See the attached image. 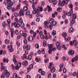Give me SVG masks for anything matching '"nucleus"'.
I'll return each mask as SVG.
<instances>
[{
  "instance_id": "nucleus-56",
  "label": "nucleus",
  "mask_w": 78,
  "mask_h": 78,
  "mask_svg": "<svg viewBox=\"0 0 78 78\" xmlns=\"http://www.w3.org/2000/svg\"><path fill=\"white\" fill-rule=\"evenodd\" d=\"M53 75V78H56V74L54 73Z\"/></svg>"
},
{
  "instance_id": "nucleus-30",
  "label": "nucleus",
  "mask_w": 78,
  "mask_h": 78,
  "mask_svg": "<svg viewBox=\"0 0 78 78\" xmlns=\"http://www.w3.org/2000/svg\"><path fill=\"white\" fill-rule=\"evenodd\" d=\"M23 42L25 44H27V39L25 38H24L23 40Z\"/></svg>"
},
{
  "instance_id": "nucleus-42",
  "label": "nucleus",
  "mask_w": 78,
  "mask_h": 78,
  "mask_svg": "<svg viewBox=\"0 0 78 78\" xmlns=\"http://www.w3.org/2000/svg\"><path fill=\"white\" fill-rule=\"evenodd\" d=\"M41 53L43 55L45 54V49H42L41 51Z\"/></svg>"
},
{
  "instance_id": "nucleus-14",
  "label": "nucleus",
  "mask_w": 78,
  "mask_h": 78,
  "mask_svg": "<svg viewBox=\"0 0 78 78\" xmlns=\"http://www.w3.org/2000/svg\"><path fill=\"white\" fill-rule=\"evenodd\" d=\"M71 39V38L70 37H68V38L65 37V40L66 41V42H68V41H70Z\"/></svg>"
},
{
  "instance_id": "nucleus-61",
  "label": "nucleus",
  "mask_w": 78,
  "mask_h": 78,
  "mask_svg": "<svg viewBox=\"0 0 78 78\" xmlns=\"http://www.w3.org/2000/svg\"><path fill=\"white\" fill-rule=\"evenodd\" d=\"M67 14L68 16H71V13L70 12H68Z\"/></svg>"
},
{
  "instance_id": "nucleus-32",
  "label": "nucleus",
  "mask_w": 78,
  "mask_h": 78,
  "mask_svg": "<svg viewBox=\"0 0 78 78\" xmlns=\"http://www.w3.org/2000/svg\"><path fill=\"white\" fill-rule=\"evenodd\" d=\"M2 25L4 28H5L6 26V23H5V22H3L2 23Z\"/></svg>"
},
{
  "instance_id": "nucleus-31",
  "label": "nucleus",
  "mask_w": 78,
  "mask_h": 78,
  "mask_svg": "<svg viewBox=\"0 0 78 78\" xmlns=\"http://www.w3.org/2000/svg\"><path fill=\"white\" fill-rule=\"evenodd\" d=\"M9 2V5L11 6L13 5V2H12L10 1Z\"/></svg>"
},
{
  "instance_id": "nucleus-63",
  "label": "nucleus",
  "mask_w": 78,
  "mask_h": 78,
  "mask_svg": "<svg viewBox=\"0 0 78 78\" xmlns=\"http://www.w3.org/2000/svg\"><path fill=\"white\" fill-rule=\"evenodd\" d=\"M51 73H50L49 74L48 76V78H51Z\"/></svg>"
},
{
  "instance_id": "nucleus-22",
  "label": "nucleus",
  "mask_w": 78,
  "mask_h": 78,
  "mask_svg": "<svg viewBox=\"0 0 78 78\" xmlns=\"http://www.w3.org/2000/svg\"><path fill=\"white\" fill-rule=\"evenodd\" d=\"M73 28L71 27L69 30V32L70 33L72 32H73Z\"/></svg>"
},
{
  "instance_id": "nucleus-40",
  "label": "nucleus",
  "mask_w": 78,
  "mask_h": 78,
  "mask_svg": "<svg viewBox=\"0 0 78 78\" xmlns=\"http://www.w3.org/2000/svg\"><path fill=\"white\" fill-rule=\"evenodd\" d=\"M73 19H75L76 18V16L75 15V14H74L73 15Z\"/></svg>"
},
{
  "instance_id": "nucleus-2",
  "label": "nucleus",
  "mask_w": 78,
  "mask_h": 78,
  "mask_svg": "<svg viewBox=\"0 0 78 78\" xmlns=\"http://www.w3.org/2000/svg\"><path fill=\"white\" fill-rule=\"evenodd\" d=\"M44 23L46 28H50L51 30H52V28H53V25H52L50 24L49 26L48 25L49 24L48 21H44Z\"/></svg>"
},
{
  "instance_id": "nucleus-55",
  "label": "nucleus",
  "mask_w": 78,
  "mask_h": 78,
  "mask_svg": "<svg viewBox=\"0 0 78 78\" xmlns=\"http://www.w3.org/2000/svg\"><path fill=\"white\" fill-rule=\"evenodd\" d=\"M49 61V59H47L46 60H44V62L45 63H47V62H48Z\"/></svg>"
},
{
  "instance_id": "nucleus-10",
  "label": "nucleus",
  "mask_w": 78,
  "mask_h": 78,
  "mask_svg": "<svg viewBox=\"0 0 78 78\" xmlns=\"http://www.w3.org/2000/svg\"><path fill=\"white\" fill-rule=\"evenodd\" d=\"M11 34V37H14V33H15L14 31V29H11L10 30Z\"/></svg>"
},
{
  "instance_id": "nucleus-35",
  "label": "nucleus",
  "mask_w": 78,
  "mask_h": 78,
  "mask_svg": "<svg viewBox=\"0 0 78 78\" xmlns=\"http://www.w3.org/2000/svg\"><path fill=\"white\" fill-rule=\"evenodd\" d=\"M7 8L8 9H11L12 8V7L10 6L9 5H8L7 6Z\"/></svg>"
},
{
  "instance_id": "nucleus-5",
  "label": "nucleus",
  "mask_w": 78,
  "mask_h": 78,
  "mask_svg": "<svg viewBox=\"0 0 78 78\" xmlns=\"http://www.w3.org/2000/svg\"><path fill=\"white\" fill-rule=\"evenodd\" d=\"M21 67V63H18L17 65L15 66V69L16 70H19V68Z\"/></svg>"
},
{
  "instance_id": "nucleus-11",
  "label": "nucleus",
  "mask_w": 78,
  "mask_h": 78,
  "mask_svg": "<svg viewBox=\"0 0 78 78\" xmlns=\"http://www.w3.org/2000/svg\"><path fill=\"white\" fill-rule=\"evenodd\" d=\"M19 15L20 16H21L22 15L23 16H24V12L22 10L20 9L19 12Z\"/></svg>"
},
{
  "instance_id": "nucleus-3",
  "label": "nucleus",
  "mask_w": 78,
  "mask_h": 78,
  "mask_svg": "<svg viewBox=\"0 0 78 78\" xmlns=\"http://www.w3.org/2000/svg\"><path fill=\"white\" fill-rule=\"evenodd\" d=\"M49 22L50 23L52 24L53 26L56 25V22L54 20V19H51L49 21Z\"/></svg>"
},
{
  "instance_id": "nucleus-52",
  "label": "nucleus",
  "mask_w": 78,
  "mask_h": 78,
  "mask_svg": "<svg viewBox=\"0 0 78 78\" xmlns=\"http://www.w3.org/2000/svg\"><path fill=\"white\" fill-rule=\"evenodd\" d=\"M52 51H54L55 50H56V48H55L53 47H52V48H51V49Z\"/></svg>"
},
{
  "instance_id": "nucleus-17",
  "label": "nucleus",
  "mask_w": 78,
  "mask_h": 78,
  "mask_svg": "<svg viewBox=\"0 0 78 78\" xmlns=\"http://www.w3.org/2000/svg\"><path fill=\"white\" fill-rule=\"evenodd\" d=\"M26 49L27 50H30V45L28 44H27L26 46Z\"/></svg>"
},
{
  "instance_id": "nucleus-36",
  "label": "nucleus",
  "mask_w": 78,
  "mask_h": 78,
  "mask_svg": "<svg viewBox=\"0 0 78 78\" xmlns=\"http://www.w3.org/2000/svg\"><path fill=\"white\" fill-rule=\"evenodd\" d=\"M20 27L21 28H23L24 27V23H21L20 25Z\"/></svg>"
},
{
  "instance_id": "nucleus-48",
  "label": "nucleus",
  "mask_w": 78,
  "mask_h": 78,
  "mask_svg": "<svg viewBox=\"0 0 78 78\" xmlns=\"http://www.w3.org/2000/svg\"><path fill=\"white\" fill-rule=\"evenodd\" d=\"M40 36L41 38H42V39H44V38H45V36H44V35L42 34V35H40Z\"/></svg>"
},
{
  "instance_id": "nucleus-34",
  "label": "nucleus",
  "mask_w": 78,
  "mask_h": 78,
  "mask_svg": "<svg viewBox=\"0 0 78 78\" xmlns=\"http://www.w3.org/2000/svg\"><path fill=\"white\" fill-rule=\"evenodd\" d=\"M20 4H19L18 5H17L16 7V9L17 10H19V9H20Z\"/></svg>"
},
{
  "instance_id": "nucleus-38",
  "label": "nucleus",
  "mask_w": 78,
  "mask_h": 78,
  "mask_svg": "<svg viewBox=\"0 0 78 78\" xmlns=\"http://www.w3.org/2000/svg\"><path fill=\"white\" fill-rule=\"evenodd\" d=\"M43 46H44V47H45V46H46V44H47V42H46V41H43Z\"/></svg>"
},
{
  "instance_id": "nucleus-39",
  "label": "nucleus",
  "mask_w": 78,
  "mask_h": 78,
  "mask_svg": "<svg viewBox=\"0 0 78 78\" xmlns=\"http://www.w3.org/2000/svg\"><path fill=\"white\" fill-rule=\"evenodd\" d=\"M67 34L66 33H64L62 35V36L63 37H66V36H67Z\"/></svg>"
},
{
  "instance_id": "nucleus-45",
  "label": "nucleus",
  "mask_w": 78,
  "mask_h": 78,
  "mask_svg": "<svg viewBox=\"0 0 78 78\" xmlns=\"http://www.w3.org/2000/svg\"><path fill=\"white\" fill-rule=\"evenodd\" d=\"M13 76L14 78H16L17 76V74L16 73H14L13 74Z\"/></svg>"
},
{
  "instance_id": "nucleus-20",
  "label": "nucleus",
  "mask_w": 78,
  "mask_h": 78,
  "mask_svg": "<svg viewBox=\"0 0 78 78\" xmlns=\"http://www.w3.org/2000/svg\"><path fill=\"white\" fill-rule=\"evenodd\" d=\"M53 44H51L48 45V49H51L53 48Z\"/></svg>"
},
{
  "instance_id": "nucleus-46",
  "label": "nucleus",
  "mask_w": 78,
  "mask_h": 78,
  "mask_svg": "<svg viewBox=\"0 0 78 78\" xmlns=\"http://www.w3.org/2000/svg\"><path fill=\"white\" fill-rule=\"evenodd\" d=\"M64 3H65V2H64V0H63L61 3V5L62 6H63L64 5Z\"/></svg>"
},
{
  "instance_id": "nucleus-6",
  "label": "nucleus",
  "mask_w": 78,
  "mask_h": 78,
  "mask_svg": "<svg viewBox=\"0 0 78 78\" xmlns=\"http://www.w3.org/2000/svg\"><path fill=\"white\" fill-rule=\"evenodd\" d=\"M7 48H9V52L11 53L13 51V49L12 48V45H7Z\"/></svg>"
},
{
  "instance_id": "nucleus-41",
  "label": "nucleus",
  "mask_w": 78,
  "mask_h": 78,
  "mask_svg": "<svg viewBox=\"0 0 78 78\" xmlns=\"http://www.w3.org/2000/svg\"><path fill=\"white\" fill-rule=\"evenodd\" d=\"M69 8H72L73 7V5L72 4H70L69 5Z\"/></svg>"
},
{
  "instance_id": "nucleus-15",
  "label": "nucleus",
  "mask_w": 78,
  "mask_h": 78,
  "mask_svg": "<svg viewBox=\"0 0 78 78\" xmlns=\"http://www.w3.org/2000/svg\"><path fill=\"white\" fill-rule=\"evenodd\" d=\"M8 58H4L3 59V62H5H5H7V63H8Z\"/></svg>"
},
{
  "instance_id": "nucleus-59",
  "label": "nucleus",
  "mask_w": 78,
  "mask_h": 78,
  "mask_svg": "<svg viewBox=\"0 0 78 78\" xmlns=\"http://www.w3.org/2000/svg\"><path fill=\"white\" fill-rule=\"evenodd\" d=\"M5 74H3L1 76V78H5Z\"/></svg>"
},
{
  "instance_id": "nucleus-16",
  "label": "nucleus",
  "mask_w": 78,
  "mask_h": 78,
  "mask_svg": "<svg viewBox=\"0 0 78 78\" xmlns=\"http://www.w3.org/2000/svg\"><path fill=\"white\" fill-rule=\"evenodd\" d=\"M33 67V64L30 65L29 67L28 68H27V70H29V69H32Z\"/></svg>"
},
{
  "instance_id": "nucleus-12",
  "label": "nucleus",
  "mask_w": 78,
  "mask_h": 78,
  "mask_svg": "<svg viewBox=\"0 0 78 78\" xmlns=\"http://www.w3.org/2000/svg\"><path fill=\"white\" fill-rule=\"evenodd\" d=\"M5 72L6 77H9V75H10V74L9 73V72H8V70H5Z\"/></svg>"
},
{
  "instance_id": "nucleus-18",
  "label": "nucleus",
  "mask_w": 78,
  "mask_h": 78,
  "mask_svg": "<svg viewBox=\"0 0 78 78\" xmlns=\"http://www.w3.org/2000/svg\"><path fill=\"white\" fill-rule=\"evenodd\" d=\"M22 64L23 65H25V66H27L28 65V62L27 61L23 62H22Z\"/></svg>"
},
{
  "instance_id": "nucleus-4",
  "label": "nucleus",
  "mask_w": 78,
  "mask_h": 78,
  "mask_svg": "<svg viewBox=\"0 0 78 78\" xmlns=\"http://www.w3.org/2000/svg\"><path fill=\"white\" fill-rule=\"evenodd\" d=\"M12 25H14L15 28H19L20 27V24L18 23L14 22L12 23Z\"/></svg>"
},
{
  "instance_id": "nucleus-54",
  "label": "nucleus",
  "mask_w": 78,
  "mask_h": 78,
  "mask_svg": "<svg viewBox=\"0 0 78 78\" xmlns=\"http://www.w3.org/2000/svg\"><path fill=\"white\" fill-rule=\"evenodd\" d=\"M67 71V70L66 69V68H64L63 71V73H66V71Z\"/></svg>"
},
{
  "instance_id": "nucleus-29",
  "label": "nucleus",
  "mask_w": 78,
  "mask_h": 78,
  "mask_svg": "<svg viewBox=\"0 0 78 78\" xmlns=\"http://www.w3.org/2000/svg\"><path fill=\"white\" fill-rule=\"evenodd\" d=\"M35 47L36 48H38L39 47V45L38 44H36L35 45Z\"/></svg>"
},
{
  "instance_id": "nucleus-13",
  "label": "nucleus",
  "mask_w": 78,
  "mask_h": 78,
  "mask_svg": "<svg viewBox=\"0 0 78 78\" xmlns=\"http://www.w3.org/2000/svg\"><path fill=\"white\" fill-rule=\"evenodd\" d=\"M13 62H14L15 64H17V61H16V56H15L14 55H13Z\"/></svg>"
},
{
  "instance_id": "nucleus-19",
  "label": "nucleus",
  "mask_w": 78,
  "mask_h": 78,
  "mask_svg": "<svg viewBox=\"0 0 78 78\" xmlns=\"http://www.w3.org/2000/svg\"><path fill=\"white\" fill-rule=\"evenodd\" d=\"M36 5V3L33 2V5H32V8L34 9L33 11H35L36 9V8H35V7L34 6V5Z\"/></svg>"
},
{
  "instance_id": "nucleus-58",
  "label": "nucleus",
  "mask_w": 78,
  "mask_h": 78,
  "mask_svg": "<svg viewBox=\"0 0 78 78\" xmlns=\"http://www.w3.org/2000/svg\"><path fill=\"white\" fill-rule=\"evenodd\" d=\"M15 33L16 35H18L19 34V32L17 30H16L15 31Z\"/></svg>"
},
{
  "instance_id": "nucleus-44",
  "label": "nucleus",
  "mask_w": 78,
  "mask_h": 78,
  "mask_svg": "<svg viewBox=\"0 0 78 78\" xmlns=\"http://www.w3.org/2000/svg\"><path fill=\"white\" fill-rule=\"evenodd\" d=\"M41 75H44L45 74V73L44 71H42L41 73Z\"/></svg>"
},
{
  "instance_id": "nucleus-23",
  "label": "nucleus",
  "mask_w": 78,
  "mask_h": 78,
  "mask_svg": "<svg viewBox=\"0 0 78 78\" xmlns=\"http://www.w3.org/2000/svg\"><path fill=\"white\" fill-rule=\"evenodd\" d=\"M5 42L6 44H9V40L6 39L5 40Z\"/></svg>"
},
{
  "instance_id": "nucleus-43",
  "label": "nucleus",
  "mask_w": 78,
  "mask_h": 78,
  "mask_svg": "<svg viewBox=\"0 0 78 78\" xmlns=\"http://www.w3.org/2000/svg\"><path fill=\"white\" fill-rule=\"evenodd\" d=\"M24 4H26L27 6H28V2L26 0L24 1Z\"/></svg>"
},
{
  "instance_id": "nucleus-9",
  "label": "nucleus",
  "mask_w": 78,
  "mask_h": 78,
  "mask_svg": "<svg viewBox=\"0 0 78 78\" xmlns=\"http://www.w3.org/2000/svg\"><path fill=\"white\" fill-rule=\"evenodd\" d=\"M56 45L58 49V50H60L61 46H60V43H59V42H57L56 43Z\"/></svg>"
},
{
  "instance_id": "nucleus-49",
  "label": "nucleus",
  "mask_w": 78,
  "mask_h": 78,
  "mask_svg": "<svg viewBox=\"0 0 78 78\" xmlns=\"http://www.w3.org/2000/svg\"><path fill=\"white\" fill-rule=\"evenodd\" d=\"M19 22L21 23H22V22H23V20H22V18H20L19 20Z\"/></svg>"
},
{
  "instance_id": "nucleus-47",
  "label": "nucleus",
  "mask_w": 78,
  "mask_h": 78,
  "mask_svg": "<svg viewBox=\"0 0 78 78\" xmlns=\"http://www.w3.org/2000/svg\"><path fill=\"white\" fill-rule=\"evenodd\" d=\"M76 40H74L73 41V44L74 45H76Z\"/></svg>"
},
{
  "instance_id": "nucleus-60",
  "label": "nucleus",
  "mask_w": 78,
  "mask_h": 78,
  "mask_svg": "<svg viewBox=\"0 0 78 78\" xmlns=\"http://www.w3.org/2000/svg\"><path fill=\"white\" fill-rule=\"evenodd\" d=\"M65 24H67V23H68V20H65Z\"/></svg>"
},
{
  "instance_id": "nucleus-53",
  "label": "nucleus",
  "mask_w": 78,
  "mask_h": 78,
  "mask_svg": "<svg viewBox=\"0 0 78 78\" xmlns=\"http://www.w3.org/2000/svg\"><path fill=\"white\" fill-rule=\"evenodd\" d=\"M14 15L15 17H18L19 16V14L15 13L14 14Z\"/></svg>"
},
{
  "instance_id": "nucleus-50",
  "label": "nucleus",
  "mask_w": 78,
  "mask_h": 78,
  "mask_svg": "<svg viewBox=\"0 0 78 78\" xmlns=\"http://www.w3.org/2000/svg\"><path fill=\"white\" fill-rule=\"evenodd\" d=\"M29 1L30 3H33L34 0H29Z\"/></svg>"
},
{
  "instance_id": "nucleus-37",
  "label": "nucleus",
  "mask_w": 78,
  "mask_h": 78,
  "mask_svg": "<svg viewBox=\"0 0 78 78\" xmlns=\"http://www.w3.org/2000/svg\"><path fill=\"white\" fill-rule=\"evenodd\" d=\"M57 11L58 12H61L62 11V9L61 8H58L57 9Z\"/></svg>"
},
{
  "instance_id": "nucleus-57",
  "label": "nucleus",
  "mask_w": 78,
  "mask_h": 78,
  "mask_svg": "<svg viewBox=\"0 0 78 78\" xmlns=\"http://www.w3.org/2000/svg\"><path fill=\"white\" fill-rule=\"evenodd\" d=\"M51 50L49 49L48 50V53L49 54H50L52 52Z\"/></svg>"
},
{
  "instance_id": "nucleus-27",
  "label": "nucleus",
  "mask_w": 78,
  "mask_h": 78,
  "mask_svg": "<svg viewBox=\"0 0 78 78\" xmlns=\"http://www.w3.org/2000/svg\"><path fill=\"white\" fill-rule=\"evenodd\" d=\"M75 19L72 18V20L70 22L71 23L73 24L75 23Z\"/></svg>"
},
{
  "instance_id": "nucleus-51",
  "label": "nucleus",
  "mask_w": 78,
  "mask_h": 78,
  "mask_svg": "<svg viewBox=\"0 0 78 78\" xmlns=\"http://www.w3.org/2000/svg\"><path fill=\"white\" fill-rule=\"evenodd\" d=\"M73 75L74 76H76V72H74L73 73Z\"/></svg>"
},
{
  "instance_id": "nucleus-8",
  "label": "nucleus",
  "mask_w": 78,
  "mask_h": 78,
  "mask_svg": "<svg viewBox=\"0 0 78 78\" xmlns=\"http://www.w3.org/2000/svg\"><path fill=\"white\" fill-rule=\"evenodd\" d=\"M74 53L75 52H74V51L70 50L68 52V54L69 55L72 56L74 54Z\"/></svg>"
},
{
  "instance_id": "nucleus-26",
  "label": "nucleus",
  "mask_w": 78,
  "mask_h": 78,
  "mask_svg": "<svg viewBox=\"0 0 78 78\" xmlns=\"http://www.w3.org/2000/svg\"><path fill=\"white\" fill-rule=\"evenodd\" d=\"M52 36H55V35H56V32L55 30L53 31V32H52Z\"/></svg>"
},
{
  "instance_id": "nucleus-25",
  "label": "nucleus",
  "mask_w": 78,
  "mask_h": 78,
  "mask_svg": "<svg viewBox=\"0 0 78 78\" xmlns=\"http://www.w3.org/2000/svg\"><path fill=\"white\" fill-rule=\"evenodd\" d=\"M47 7L48 8V11H52V8L50 7V6L48 5Z\"/></svg>"
},
{
  "instance_id": "nucleus-1",
  "label": "nucleus",
  "mask_w": 78,
  "mask_h": 78,
  "mask_svg": "<svg viewBox=\"0 0 78 78\" xmlns=\"http://www.w3.org/2000/svg\"><path fill=\"white\" fill-rule=\"evenodd\" d=\"M42 10H43V8H42V7H38L37 9H36L35 10L33 11L32 13L33 14H35L36 13L39 14L40 12V11L41 12H42Z\"/></svg>"
},
{
  "instance_id": "nucleus-7",
  "label": "nucleus",
  "mask_w": 78,
  "mask_h": 78,
  "mask_svg": "<svg viewBox=\"0 0 78 78\" xmlns=\"http://www.w3.org/2000/svg\"><path fill=\"white\" fill-rule=\"evenodd\" d=\"M78 55H76L75 58H73L72 60L71 61L72 62H73L75 61H76L78 60Z\"/></svg>"
},
{
  "instance_id": "nucleus-21",
  "label": "nucleus",
  "mask_w": 78,
  "mask_h": 78,
  "mask_svg": "<svg viewBox=\"0 0 78 78\" xmlns=\"http://www.w3.org/2000/svg\"><path fill=\"white\" fill-rule=\"evenodd\" d=\"M51 71L52 73H54L55 72V67H52V68L51 69Z\"/></svg>"
},
{
  "instance_id": "nucleus-28",
  "label": "nucleus",
  "mask_w": 78,
  "mask_h": 78,
  "mask_svg": "<svg viewBox=\"0 0 78 78\" xmlns=\"http://www.w3.org/2000/svg\"><path fill=\"white\" fill-rule=\"evenodd\" d=\"M23 11H27V9H28V7H27V6H24L23 8Z\"/></svg>"
},
{
  "instance_id": "nucleus-64",
  "label": "nucleus",
  "mask_w": 78,
  "mask_h": 78,
  "mask_svg": "<svg viewBox=\"0 0 78 78\" xmlns=\"http://www.w3.org/2000/svg\"><path fill=\"white\" fill-rule=\"evenodd\" d=\"M37 78H41V76L40 75H38L37 76Z\"/></svg>"
},
{
  "instance_id": "nucleus-24",
  "label": "nucleus",
  "mask_w": 78,
  "mask_h": 78,
  "mask_svg": "<svg viewBox=\"0 0 78 78\" xmlns=\"http://www.w3.org/2000/svg\"><path fill=\"white\" fill-rule=\"evenodd\" d=\"M33 37H32V36H30L28 37V40L30 41H33Z\"/></svg>"
},
{
  "instance_id": "nucleus-62",
  "label": "nucleus",
  "mask_w": 78,
  "mask_h": 78,
  "mask_svg": "<svg viewBox=\"0 0 78 78\" xmlns=\"http://www.w3.org/2000/svg\"><path fill=\"white\" fill-rule=\"evenodd\" d=\"M1 69L2 70H4L5 69V66H2L1 67Z\"/></svg>"
},
{
  "instance_id": "nucleus-33",
  "label": "nucleus",
  "mask_w": 78,
  "mask_h": 78,
  "mask_svg": "<svg viewBox=\"0 0 78 78\" xmlns=\"http://www.w3.org/2000/svg\"><path fill=\"white\" fill-rule=\"evenodd\" d=\"M26 15L29 16V14H30V12L29 10H27L26 12Z\"/></svg>"
}]
</instances>
